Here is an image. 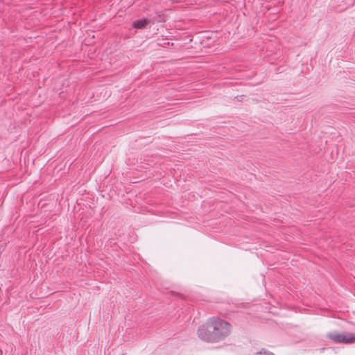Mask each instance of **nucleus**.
<instances>
[{"mask_svg": "<svg viewBox=\"0 0 355 355\" xmlns=\"http://www.w3.org/2000/svg\"><path fill=\"white\" fill-rule=\"evenodd\" d=\"M232 325L218 318H210L198 329V337L209 343L218 342L225 339L231 332Z\"/></svg>", "mask_w": 355, "mask_h": 355, "instance_id": "1", "label": "nucleus"}, {"mask_svg": "<svg viewBox=\"0 0 355 355\" xmlns=\"http://www.w3.org/2000/svg\"><path fill=\"white\" fill-rule=\"evenodd\" d=\"M328 338L337 343H352L355 342V334L352 333L332 332L328 334Z\"/></svg>", "mask_w": 355, "mask_h": 355, "instance_id": "2", "label": "nucleus"}, {"mask_svg": "<svg viewBox=\"0 0 355 355\" xmlns=\"http://www.w3.org/2000/svg\"><path fill=\"white\" fill-rule=\"evenodd\" d=\"M147 24V20L146 19H141L136 20L132 24V27L135 28H144Z\"/></svg>", "mask_w": 355, "mask_h": 355, "instance_id": "3", "label": "nucleus"}, {"mask_svg": "<svg viewBox=\"0 0 355 355\" xmlns=\"http://www.w3.org/2000/svg\"><path fill=\"white\" fill-rule=\"evenodd\" d=\"M173 3H178L180 2L181 0H171Z\"/></svg>", "mask_w": 355, "mask_h": 355, "instance_id": "4", "label": "nucleus"}]
</instances>
